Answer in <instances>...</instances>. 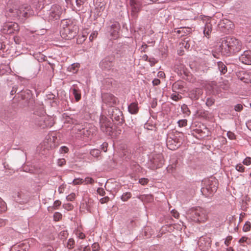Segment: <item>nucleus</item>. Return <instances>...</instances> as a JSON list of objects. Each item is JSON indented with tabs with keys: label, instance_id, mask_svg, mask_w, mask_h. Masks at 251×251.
I'll return each mask as SVG.
<instances>
[{
	"label": "nucleus",
	"instance_id": "f257e3e1",
	"mask_svg": "<svg viewBox=\"0 0 251 251\" xmlns=\"http://www.w3.org/2000/svg\"><path fill=\"white\" fill-rule=\"evenodd\" d=\"M242 44L238 39L233 37H226L222 40L218 50L226 56L233 55L241 50Z\"/></svg>",
	"mask_w": 251,
	"mask_h": 251
},
{
	"label": "nucleus",
	"instance_id": "f03ea898",
	"mask_svg": "<svg viewBox=\"0 0 251 251\" xmlns=\"http://www.w3.org/2000/svg\"><path fill=\"white\" fill-rule=\"evenodd\" d=\"M32 122L41 128L50 127L54 124L53 118L46 115L43 104L35 106Z\"/></svg>",
	"mask_w": 251,
	"mask_h": 251
},
{
	"label": "nucleus",
	"instance_id": "7ed1b4c3",
	"mask_svg": "<svg viewBox=\"0 0 251 251\" xmlns=\"http://www.w3.org/2000/svg\"><path fill=\"white\" fill-rule=\"evenodd\" d=\"M218 188V181L214 178H206L202 181L201 191L205 197H211L216 192Z\"/></svg>",
	"mask_w": 251,
	"mask_h": 251
},
{
	"label": "nucleus",
	"instance_id": "20e7f679",
	"mask_svg": "<svg viewBox=\"0 0 251 251\" xmlns=\"http://www.w3.org/2000/svg\"><path fill=\"white\" fill-rule=\"evenodd\" d=\"M189 217L195 222H204L207 219L206 211L200 207H192L187 213Z\"/></svg>",
	"mask_w": 251,
	"mask_h": 251
},
{
	"label": "nucleus",
	"instance_id": "39448f33",
	"mask_svg": "<svg viewBox=\"0 0 251 251\" xmlns=\"http://www.w3.org/2000/svg\"><path fill=\"white\" fill-rule=\"evenodd\" d=\"M115 56L108 55L103 58L99 63L100 67L102 71L112 73L114 75H119V70L113 67Z\"/></svg>",
	"mask_w": 251,
	"mask_h": 251
},
{
	"label": "nucleus",
	"instance_id": "423d86ee",
	"mask_svg": "<svg viewBox=\"0 0 251 251\" xmlns=\"http://www.w3.org/2000/svg\"><path fill=\"white\" fill-rule=\"evenodd\" d=\"M18 98L24 106H31L33 105L34 100L32 92L28 89L21 90L17 93Z\"/></svg>",
	"mask_w": 251,
	"mask_h": 251
},
{
	"label": "nucleus",
	"instance_id": "0eeeda50",
	"mask_svg": "<svg viewBox=\"0 0 251 251\" xmlns=\"http://www.w3.org/2000/svg\"><path fill=\"white\" fill-rule=\"evenodd\" d=\"M78 31V26L76 25V22L74 19L71 21V24H70L68 28L66 29V31H63L64 35L62 37L66 40H71L76 36Z\"/></svg>",
	"mask_w": 251,
	"mask_h": 251
},
{
	"label": "nucleus",
	"instance_id": "6e6552de",
	"mask_svg": "<svg viewBox=\"0 0 251 251\" xmlns=\"http://www.w3.org/2000/svg\"><path fill=\"white\" fill-rule=\"evenodd\" d=\"M62 8L58 5H53L49 10L47 19L49 21L57 20L62 13Z\"/></svg>",
	"mask_w": 251,
	"mask_h": 251
},
{
	"label": "nucleus",
	"instance_id": "1a4fd4ad",
	"mask_svg": "<svg viewBox=\"0 0 251 251\" xmlns=\"http://www.w3.org/2000/svg\"><path fill=\"white\" fill-rule=\"evenodd\" d=\"M100 128L103 132L110 135L112 131L113 124L106 117L101 116L100 119Z\"/></svg>",
	"mask_w": 251,
	"mask_h": 251
},
{
	"label": "nucleus",
	"instance_id": "9d476101",
	"mask_svg": "<svg viewBox=\"0 0 251 251\" xmlns=\"http://www.w3.org/2000/svg\"><path fill=\"white\" fill-rule=\"evenodd\" d=\"M110 112V118L113 122H115V124L118 125L123 123L124 122L123 114L119 108L113 107Z\"/></svg>",
	"mask_w": 251,
	"mask_h": 251
},
{
	"label": "nucleus",
	"instance_id": "9b49d317",
	"mask_svg": "<svg viewBox=\"0 0 251 251\" xmlns=\"http://www.w3.org/2000/svg\"><path fill=\"white\" fill-rule=\"evenodd\" d=\"M211 238L208 236L201 237L198 242L200 249L203 251H206L209 249L211 246Z\"/></svg>",
	"mask_w": 251,
	"mask_h": 251
},
{
	"label": "nucleus",
	"instance_id": "f8f14e48",
	"mask_svg": "<svg viewBox=\"0 0 251 251\" xmlns=\"http://www.w3.org/2000/svg\"><path fill=\"white\" fill-rule=\"evenodd\" d=\"M129 5L131 9V15L133 17H137V13L142 7L141 0H129Z\"/></svg>",
	"mask_w": 251,
	"mask_h": 251
},
{
	"label": "nucleus",
	"instance_id": "ddd939ff",
	"mask_svg": "<svg viewBox=\"0 0 251 251\" xmlns=\"http://www.w3.org/2000/svg\"><path fill=\"white\" fill-rule=\"evenodd\" d=\"M126 51V47L121 44L114 46V49L113 51L112 56H114L115 58H119L124 57Z\"/></svg>",
	"mask_w": 251,
	"mask_h": 251
},
{
	"label": "nucleus",
	"instance_id": "4468645a",
	"mask_svg": "<svg viewBox=\"0 0 251 251\" xmlns=\"http://www.w3.org/2000/svg\"><path fill=\"white\" fill-rule=\"evenodd\" d=\"M12 197L15 201L20 203L27 202L29 198L28 194L21 191L15 193Z\"/></svg>",
	"mask_w": 251,
	"mask_h": 251
},
{
	"label": "nucleus",
	"instance_id": "2eb2a0df",
	"mask_svg": "<svg viewBox=\"0 0 251 251\" xmlns=\"http://www.w3.org/2000/svg\"><path fill=\"white\" fill-rule=\"evenodd\" d=\"M110 36L113 39L117 38L119 36V31L120 29V25L118 22H115L110 26L107 27Z\"/></svg>",
	"mask_w": 251,
	"mask_h": 251
},
{
	"label": "nucleus",
	"instance_id": "dca6fc26",
	"mask_svg": "<svg viewBox=\"0 0 251 251\" xmlns=\"http://www.w3.org/2000/svg\"><path fill=\"white\" fill-rule=\"evenodd\" d=\"M101 98L103 102L110 106L116 104L117 102V98L111 94H102Z\"/></svg>",
	"mask_w": 251,
	"mask_h": 251
},
{
	"label": "nucleus",
	"instance_id": "f3484780",
	"mask_svg": "<svg viewBox=\"0 0 251 251\" xmlns=\"http://www.w3.org/2000/svg\"><path fill=\"white\" fill-rule=\"evenodd\" d=\"M239 60L246 65H251V51L245 50L239 56Z\"/></svg>",
	"mask_w": 251,
	"mask_h": 251
},
{
	"label": "nucleus",
	"instance_id": "a211bd4d",
	"mask_svg": "<svg viewBox=\"0 0 251 251\" xmlns=\"http://www.w3.org/2000/svg\"><path fill=\"white\" fill-rule=\"evenodd\" d=\"M70 91L72 92L76 102L79 101L81 99V90L77 84H74L71 87Z\"/></svg>",
	"mask_w": 251,
	"mask_h": 251
},
{
	"label": "nucleus",
	"instance_id": "6ab92c4d",
	"mask_svg": "<svg viewBox=\"0 0 251 251\" xmlns=\"http://www.w3.org/2000/svg\"><path fill=\"white\" fill-rule=\"evenodd\" d=\"M203 94V90L201 88H196L189 91V97L193 100H198Z\"/></svg>",
	"mask_w": 251,
	"mask_h": 251
},
{
	"label": "nucleus",
	"instance_id": "aec40b11",
	"mask_svg": "<svg viewBox=\"0 0 251 251\" xmlns=\"http://www.w3.org/2000/svg\"><path fill=\"white\" fill-rule=\"evenodd\" d=\"M78 129L87 137H90L96 134V128L95 126L91 125L89 128H82V129L78 128Z\"/></svg>",
	"mask_w": 251,
	"mask_h": 251
},
{
	"label": "nucleus",
	"instance_id": "412c9836",
	"mask_svg": "<svg viewBox=\"0 0 251 251\" xmlns=\"http://www.w3.org/2000/svg\"><path fill=\"white\" fill-rule=\"evenodd\" d=\"M72 20V19H67L61 20L60 24L61 28L60 30V33L61 37H62L63 35H64V33L63 31H66V29L68 28V27L69 26L70 24H71Z\"/></svg>",
	"mask_w": 251,
	"mask_h": 251
},
{
	"label": "nucleus",
	"instance_id": "4be33fe9",
	"mask_svg": "<svg viewBox=\"0 0 251 251\" xmlns=\"http://www.w3.org/2000/svg\"><path fill=\"white\" fill-rule=\"evenodd\" d=\"M153 163L157 167H160L163 164L164 160L162 154H157L153 157Z\"/></svg>",
	"mask_w": 251,
	"mask_h": 251
},
{
	"label": "nucleus",
	"instance_id": "5701e85b",
	"mask_svg": "<svg viewBox=\"0 0 251 251\" xmlns=\"http://www.w3.org/2000/svg\"><path fill=\"white\" fill-rule=\"evenodd\" d=\"M30 8L28 6L25 7H22L20 8L19 10V16L20 17H23L25 18H26L28 17L31 14V12L29 11Z\"/></svg>",
	"mask_w": 251,
	"mask_h": 251
},
{
	"label": "nucleus",
	"instance_id": "b1692460",
	"mask_svg": "<svg viewBox=\"0 0 251 251\" xmlns=\"http://www.w3.org/2000/svg\"><path fill=\"white\" fill-rule=\"evenodd\" d=\"M217 68L221 73V75L225 74L227 71V68L224 62L219 61L217 62Z\"/></svg>",
	"mask_w": 251,
	"mask_h": 251
},
{
	"label": "nucleus",
	"instance_id": "393cba45",
	"mask_svg": "<svg viewBox=\"0 0 251 251\" xmlns=\"http://www.w3.org/2000/svg\"><path fill=\"white\" fill-rule=\"evenodd\" d=\"M128 111L131 114H135L138 111V104L132 102L128 106Z\"/></svg>",
	"mask_w": 251,
	"mask_h": 251
},
{
	"label": "nucleus",
	"instance_id": "a878e982",
	"mask_svg": "<svg viewBox=\"0 0 251 251\" xmlns=\"http://www.w3.org/2000/svg\"><path fill=\"white\" fill-rule=\"evenodd\" d=\"M212 31V25L210 24L206 23L205 24L203 33L204 35L207 38H209L210 35Z\"/></svg>",
	"mask_w": 251,
	"mask_h": 251
},
{
	"label": "nucleus",
	"instance_id": "bb28decb",
	"mask_svg": "<svg viewBox=\"0 0 251 251\" xmlns=\"http://www.w3.org/2000/svg\"><path fill=\"white\" fill-rule=\"evenodd\" d=\"M79 67V64L78 63H74L70 65L67 70L69 72L72 74H75L77 73L78 71V68Z\"/></svg>",
	"mask_w": 251,
	"mask_h": 251
},
{
	"label": "nucleus",
	"instance_id": "cd10ccee",
	"mask_svg": "<svg viewBox=\"0 0 251 251\" xmlns=\"http://www.w3.org/2000/svg\"><path fill=\"white\" fill-rule=\"evenodd\" d=\"M181 109L182 113L184 114L185 116L188 117L190 115L191 111L186 104H182L181 107Z\"/></svg>",
	"mask_w": 251,
	"mask_h": 251
},
{
	"label": "nucleus",
	"instance_id": "c85d7f7f",
	"mask_svg": "<svg viewBox=\"0 0 251 251\" xmlns=\"http://www.w3.org/2000/svg\"><path fill=\"white\" fill-rule=\"evenodd\" d=\"M132 196V194L130 192H126L124 193L121 196V200L123 201H126L128 199H129Z\"/></svg>",
	"mask_w": 251,
	"mask_h": 251
},
{
	"label": "nucleus",
	"instance_id": "c756f323",
	"mask_svg": "<svg viewBox=\"0 0 251 251\" xmlns=\"http://www.w3.org/2000/svg\"><path fill=\"white\" fill-rule=\"evenodd\" d=\"M75 241L73 238L69 239L67 243L66 247L69 249H72L75 247Z\"/></svg>",
	"mask_w": 251,
	"mask_h": 251
},
{
	"label": "nucleus",
	"instance_id": "7c9ffc66",
	"mask_svg": "<svg viewBox=\"0 0 251 251\" xmlns=\"http://www.w3.org/2000/svg\"><path fill=\"white\" fill-rule=\"evenodd\" d=\"M90 154L94 157H98L100 156V151L99 150L94 149L90 151Z\"/></svg>",
	"mask_w": 251,
	"mask_h": 251
},
{
	"label": "nucleus",
	"instance_id": "2f4dec72",
	"mask_svg": "<svg viewBox=\"0 0 251 251\" xmlns=\"http://www.w3.org/2000/svg\"><path fill=\"white\" fill-rule=\"evenodd\" d=\"M6 210L5 202L0 198V212H4Z\"/></svg>",
	"mask_w": 251,
	"mask_h": 251
},
{
	"label": "nucleus",
	"instance_id": "473e14b6",
	"mask_svg": "<svg viewBox=\"0 0 251 251\" xmlns=\"http://www.w3.org/2000/svg\"><path fill=\"white\" fill-rule=\"evenodd\" d=\"M251 227V224L250 222L247 221L244 224L243 230L245 232H248L250 230Z\"/></svg>",
	"mask_w": 251,
	"mask_h": 251
},
{
	"label": "nucleus",
	"instance_id": "72a5a7b5",
	"mask_svg": "<svg viewBox=\"0 0 251 251\" xmlns=\"http://www.w3.org/2000/svg\"><path fill=\"white\" fill-rule=\"evenodd\" d=\"M187 121L186 119L179 120L177 121V124L180 127H185L187 126Z\"/></svg>",
	"mask_w": 251,
	"mask_h": 251
},
{
	"label": "nucleus",
	"instance_id": "f704fd0d",
	"mask_svg": "<svg viewBox=\"0 0 251 251\" xmlns=\"http://www.w3.org/2000/svg\"><path fill=\"white\" fill-rule=\"evenodd\" d=\"M215 99L213 98H208L206 100L205 104L208 107L212 106L215 102Z\"/></svg>",
	"mask_w": 251,
	"mask_h": 251
},
{
	"label": "nucleus",
	"instance_id": "c9c22d12",
	"mask_svg": "<svg viewBox=\"0 0 251 251\" xmlns=\"http://www.w3.org/2000/svg\"><path fill=\"white\" fill-rule=\"evenodd\" d=\"M62 217V214L59 212H55L53 214V219L55 221H59Z\"/></svg>",
	"mask_w": 251,
	"mask_h": 251
},
{
	"label": "nucleus",
	"instance_id": "e433bc0d",
	"mask_svg": "<svg viewBox=\"0 0 251 251\" xmlns=\"http://www.w3.org/2000/svg\"><path fill=\"white\" fill-rule=\"evenodd\" d=\"M245 168L241 163H239L235 166V169L237 171L241 172V173L244 172L245 171Z\"/></svg>",
	"mask_w": 251,
	"mask_h": 251
},
{
	"label": "nucleus",
	"instance_id": "4c0bfd02",
	"mask_svg": "<svg viewBox=\"0 0 251 251\" xmlns=\"http://www.w3.org/2000/svg\"><path fill=\"white\" fill-rule=\"evenodd\" d=\"M68 151H69L68 148L65 146H61L59 150V151L60 153H61V154L67 153L68 152Z\"/></svg>",
	"mask_w": 251,
	"mask_h": 251
},
{
	"label": "nucleus",
	"instance_id": "58836bf2",
	"mask_svg": "<svg viewBox=\"0 0 251 251\" xmlns=\"http://www.w3.org/2000/svg\"><path fill=\"white\" fill-rule=\"evenodd\" d=\"M226 135L230 140L236 139V135L234 134V133L230 131H227L226 133Z\"/></svg>",
	"mask_w": 251,
	"mask_h": 251
},
{
	"label": "nucleus",
	"instance_id": "ea45409f",
	"mask_svg": "<svg viewBox=\"0 0 251 251\" xmlns=\"http://www.w3.org/2000/svg\"><path fill=\"white\" fill-rule=\"evenodd\" d=\"M148 47L149 46L145 43H143L141 47L139 48V50L141 52H147V49Z\"/></svg>",
	"mask_w": 251,
	"mask_h": 251
},
{
	"label": "nucleus",
	"instance_id": "a19ab883",
	"mask_svg": "<svg viewBox=\"0 0 251 251\" xmlns=\"http://www.w3.org/2000/svg\"><path fill=\"white\" fill-rule=\"evenodd\" d=\"M171 98L173 100L177 101L181 98V96H180L179 94H176L175 93H173L171 95Z\"/></svg>",
	"mask_w": 251,
	"mask_h": 251
},
{
	"label": "nucleus",
	"instance_id": "79ce46f5",
	"mask_svg": "<svg viewBox=\"0 0 251 251\" xmlns=\"http://www.w3.org/2000/svg\"><path fill=\"white\" fill-rule=\"evenodd\" d=\"M41 251H54V249L52 246L50 245H47L44 246L42 248Z\"/></svg>",
	"mask_w": 251,
	"mask_h": 251
},
{
	"label": "nucleus",
	"instance_id": "37998d69",
	"mask_svg": "<svg viewBox=\"0 0 251 251\" xmlns=\"http://www.w3.org/2000/svg\"><path fill=\"white\" fill-rule=\"evenodd\" d=\"M242 163L244 165L249 166L251 164V157H247L243 161Z\"/></svg>",
	"mask_w": 251,
	"mask_h": 251
},
{
	"label": "nucleus",
	"instance_id": "c03bdc74",
	"mask_svg": "<svg viewBox=\"0 0 251 251\" xmlns=\"http://www.w3.org/2000/svg\"><path fill=\"white\" fill-rule=\"evenodd\" d=\"M84 182V179L82 178H76L74 179L73 181V183L74 185L81 184Z\"/></svg>",
	"mask_w": 251,
	"mask_h": 251
},
{
	"label": "nucleus",
	"instance_id": "a18cd8bd",
	"mask_svg": "<svg viewBox=\"0 0 251 251\" xmlns=\"http://www.w3.org/2000/svg\"><path fill=\"white\" fill-rule=\"evenodd\" d=\"M85 182V184H92L94 183V180L90 177H86L84 180V182Z\"/></svg>",
	"mask_w": 251,
	"mask_h": 251
},
{
	"label": "nucleus",
	"instance_id": "49530a36",
	"mask_svg": "<svg viewBox=\"0 0 251 251\" xmlns=\"http://www.w3.org/2000/svg\"><path fill=\"white\" fill-rule=\"evenodd\" d=\"M243 105L240 103L236 104L234 107V109L236 112L241 111L243 110Z\"/></svg>",
	"mask_w": 251,
	"mask_h": 251
},
{
	"label": "nucleus",
	"instance_id": "de8ad7c7",
	"mask_svg": "<svg viewBox=\"0 0 251 251\" xmlns=\"http://www.w3.org/2000/svg\"><path fill=\"white\" fill-rule=\"evenodd\" d=\"M66 160L64 158H60L57 160V165L58 166L62 167L66 164Z\"/></svg>",
	"mask_w": 251,
	"mask_h": 251
},
{
	"label": "nucleus",
	"instance_id": "09e8293b",
	"mask_svg": "<svg viewBox=\"0 0 251 251\" xmlns=\"http://www.w3.org/2000/svg\"><path fill=\"white\" fill-rule=\"evenodd\" d=\"M87 0H75L76 5L77 7H80Z\"/></svg>",
	"mask_w": 251,
	"mask_h": 251
},
{
	"label": "nucleus",
	"instance_id": "8fccbe9b",
	"mask_svg": "<svg viewBox=\"0 0 251 251\" xmlns=\"http://www.w3.org/2000/svg\"><path fill=\"white\" fill-rule=\"evenodd\" d=\"M63 207L67 211H70L73 208V205L70 203L63 204Z\"/></svg>",
	"mask_w": 251,
	"mask_h": 251
},
{
	"label": "nucleus",
	"instance_id": "3c124183",
	"mask_svg": "<svg viewBox=\"0 0 251 251\" xmlns=\"http://www.w3.org/2000/svg\"><path fill=\"white\" fill-rule=\"evenodd\" d=\"M108 143L106 142H103L101 145H100V148L102 151H103L104 152H106L107 150V147H108Z\"/></svg>",
	"mask_w": 251,
	"mask_h": 251
},
{
	"label": "nucleus",
	"instance_id": "603ef678",
	"mask_svg": "<svg viewBox=\"0 0 251 251\" xmlns=\"http://www.w3.org/2000/svg\"><path fill=\"white\" fill-rule=\"evenodd\" d=\"M92 249L93 251H98L100 249L99 244L98 243H94L92 245Z\"/></svg>",
	"mask_w": 251,
	"mask_h": 251
},
{
	"label": "nucleus",
	"instance_id": "864d4df0",
	"mask_svg": "<svg viewBox=\"0 0 251 251\" xmlns=\"http://www.w3.org/2000/svg\"><path fill=\"white\" fill-rule=\"evenodd\" d=\"M148 181V179L144 177L141 178L139 180V183L142 185H145L147 184Z\"/></svg>",
	"mask_w": 251,
	"mask_h": 251
},
{
	"label": "nucleus",
	"instance_id": "5fc2aeb1",
	"mask_svg": "<svg viewBox=\"0 0 251 251\" xmlns=\"http://www.w3.org/2000/svg\"><path fill=\"white\" fill-rule=\"evenodd\" d=\"M68 236V233L67 231H62L60 232L59 234V236L61 238V239L66 238Z\"/></svg>",
	"mask_w": 251,
	"mask_h": 251
},
{
	"label": "nucleus",
	"instance_id": "6e6d98bb",
	"mask_svg": "<svg viewBox=\"0 0 251 251\" xmlns=\"http://www.w3.org/2000/svg\"><path fill=\"white\" fill-rule=\"evenodd\" d=\"M232 237L231 236H228L225 239V244L226 246L228 247L230 243V241L232 240Z\"/></svg>",
	"mask_w": 251,
	"mask_h": 251
},
{
	"label": "nucleus",
	"instance_id": "4d7b16f0",
	"mask_svg": "<svg viewBox=\"0 0 251 251\" xmlns=\"http://www.w3.org/2000/svg\"><path fill=\"white\" fill-rule=\"evenodd\" d=\"M76 235L78 238L81 239H84L85 238L84 233L80 231H77Z\"/></svg>",
	"mask_w": 251,
	"mask_h": 251
},
{
	"label": "nucleus",
	"instance_id": "13d9d810",
	"mask_svg": "<svg viewBox=\"0 0 251 251\" xmlns=\"http://www.w3.org/2000/svg\"><path fill=\"white\" fill-rule=\"evenodd\" d=\"M97 191L98 193L101 196H103L105 194V192L103 188H98Z\"/></svg>",
	"mask_w": 251,
	"mask_h": 251
},
{
	"label": "nucleus",
	"instance_id": "bf43d9fd",
	"mask_svg": "<svg viewBox=\"0 0 251 251\" xmlns=\"http://www.w3.org/2000/svg\"><path fill=\"white\" fill-rule=\"evenodd\" d=\"M148 61H149L150 62L151 66H154L157 62V61L156 60V59L153 57L149 58Z\"/></svg>",
	"mask_w": 251,
	"mask_h": 251
},
{
	"label": "nucleus",
	"instance_id": "052dcab7",
	"mask_svg": "<svg viewBox=\"0 0 251 251\" xmlns=\"http://www.w3.org/2000/svg\"><path fill=\"white\" fill-rule=\"evenodd\" d=\"M75 198V194L74 193L71 194L70 195L66 197V199L68 201H73Z\"/></svg>",
	"mask_w": 251,
	"mask_h": 251
},
{
	"label": "nucleus",
	"instance_id": "680f3d73",
	"mask_svg": "<svg viewBox=\"0 0 251 251\" xmlns=\"http://www.w3.org/2000/svg\"><path fill=\"white\" fill-rule=\"evenodd\" d=\"M17 89H18V87L16 85L12 87V90L10 91V95L13 96V95H15L16 94V92L17 91Z\"/></svg>",
	"mask_w": 251,
	"mask_h": 251
},
{
	"label": "nucleus",
	"instance_id": "e2e57ef3",
	"mask_svg": "<svg viewBox=\"0 0 251 251\" xmlns=\"http://www.w3.org/2000/svg\"><path fill=\"white\" fill-rule=\"evenodd\" d=\"M61 202L59 200H56L53 203L54 209H57L58 207L61 205Z\"/></svg>",
	"mask_w": 251,
	"mask_h": 251
},
{
	"label": "nucleus",
	"instance_id": "0e129e2a",
	"mask_svg": "<svg viewBox=\"0 0 251 251\" xmlns=\"http://www.w3.org/2000/svg\"><path fill=\"white\" fill-rule=\"evenodd\" d=\"M171 213L172 215L176 218H178L179 216V214L178 213V212L175 209H173L171 211Z\"/></svg>",
	"mask_w": 251,
	"mask_h": 251
},
{
	"label": "nucleus",
	"instance_id": "69168bd1",
	"mask_svg": "<svg viewBox=\"0 0 251 251\" xmlns=\"http://www.w3.org/2000/svg\"><path fill=\"white\" fill-rule=\"evenodd\" d=\"M98 35V33L97 31H95L89 36V39L91 41H92L94 38H95Z\"/></svg>",
	"mask_w": 251,
	"mask_h": 251
},
{
	"label": "nucleus",
	"instance_id": "338daca9",
	"mask_svg": "<svg viewBox=\"0 0 251 251\" xmlns=\"http://www.w3.org/2000/svg\"><path fill=\"white\" fill-rule=\"evenodd\" d=\"M248 238L245 236L242 237L239 240V243H247Z\"/></svg>",
	"mask_w": 251,
	"mask_h": 251
},
{
	"label": "nucleus",
	"instance_id": "774afa93",
	"mask_svg": "<svg viewBox=\"0 0 251 251\" xmlns=\"http://www.w3.org/2000/svg\"><path fill=\"white\" fill-rule=\"evenodd\" d=\"M247 127L251 131V120H248L246 123Z\"/></svg>",
	"mask_w": 251,
	"mask_h": 251
}]
</instances>
